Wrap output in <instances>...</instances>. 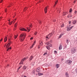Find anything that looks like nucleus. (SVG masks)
<instances>
[{"instance_id":"f8f14e48","label":"nucleus","mask_w":77,"mask_h":77,"mask_svg":"<svg viewBox=\"0 0 77 77\" xmlns=\"http://www.w3.org/2000/svg\"><path fill=\"white\" fill-rule=\"evenodd\" d=\"M48 8H47V7H46L45 8V14H46V13H47V9Z\"/></svg>"},{"instance_id":"bb28decb","label":"nucleus","mask_w":77,"mask_h":77,"mask_svg":"<svg viewBox=\"0 0 77 77\" xmlns=\"http://www.w3.org/2000/svg\"><path fill=\"white\" fill-rule=\"evenodd\" d=\"M69 12H72V8H70Z\"/></svg>"},{"instance_id":"423d86ee","label":"nucleus","mask_w":77,"mask_h":77,"mask_svg":"<svg viewBox=\"0 0 77 77\" xmlns=\"http://www.w3.org/2000/svg\"><path fill=\"white\" fill-rule=\"evenodd\" d=\"M76 51V49H72V50H71V52L72 53V54H74V53H75Z\"/></svg>"},{"instance_id":"dca6fc26","label":"nucleus","mask_w":77,"mask_h":77,"mask_svg":"<svg viewBox=\"0 0 77 77\" xmlns=\"http://www.w3.org/2000/svg\"><path fill=\"white\" fill-rule=\"evenodd\" d=\"M26 68H27V67L26 66H24L23 67V69L24 70H26Z\"/></svg>"},{"instance_id":"680f3d73","label":"nucleus","mask_w":77,"mask_h":77,"mask_svg":"<svg viewBox=\"0 0 77 77\" xmlns=\"http://www.w3.org/2000/svg\"><path fill=\"white\" fill-rule=\"evenodd\" d=\"M24 77H27L26 76H25Z\"/></svg>"},{"instance_id":"79ce46f5","label":"nucleus","mask_w":77,"mask_h":77,"mask_svg":"<svg viewBox=\"0 0 77 77\" xmlns=\"http://www.w3.org/2000/svg\"><path fill=\"white\" fill-rule=\"evenodd\" d=\"M5 12H7V9H5Z\"/></svg>"},{"instance_id":"ddd939ff","label":"nucleus","mask_w":77,"mask_h":77,"mask_svg":"<svg viewBox=\"0 0 77 77\" xmlns=\"http://www.w3.org/2000/svg\"><path fill=\"white\" fill-rule=\"evenodd\" d=\"M60 66H59V64H56V67L57 69L59 68Z\"/></svg>"},{"instance_id":"69168bd1","label":"nucleus","mask_w":77,"mask_h":77,"mask_svg":"<svg viewBox=\"0 0 77 77\" xmlns=\"http://www.w3.org/2000/svg\"><path fill=\"white\" fill-rule=\"evenodd\" d=\"M16 15L15 14V15Z\"/></svg>"},{"instance_id":"473e14b6","label":"nucleus","mask_w":77,"mask_h":77,"mask_svg":"<svg viewBox=\"0 0 77 77\" xmlns=\"http://www.w3.org/2000/svg\"><path fill=\"white\" fill-rule=\"evenodd\" d=\"M54 53H55V54H56V53H57V51H54Z\"/></svg>"},{"instance_id":"a18cd8bd","label":"nucleus","mask_w":77,"mask_h":77,"mask_svg":"<svg viewBox=\"0 0 77 77\" xmlns=\"http://www.w3.org/2000/svg\"><path fill=\"white\" fill-rule=\"evenodd\" d=\"M33 37H31V38H30V40H32V39H33Z\"/></svg>"},{"instance_id":"20e7f679","label":"nucleus","mask_w":77,"mask_h":77,"mask_svg":"<svg viewBox=\"0 0 77 77\" xmlns=\"http://www.w3.org/2000/svg\"><path fill=\"white\" fill-rule=\"evenodd\" d=\"M27 58H23L22 60L20 62V65H21L22 64H23V62H24V60H26L27 59Z\"/></svg>"},{"instance_id":"a211bd4d","label":"nucleus","mask_w":77,"mask_h":77,"mask_svg":"<svg viewBox=\"0 0 77 77\" xmlns=\"http://www.w3.org/2000/svg\"><path fill=\"white\" fill-rule=\"evenodd\" d=\"M72 23L73 24H75V23H76V20H74L73 21Z\"/></svg>"},{"instance_id":"c03bdc74","label":"nucleus","mask_w":77,"mask_h":77,"mask_svg":"<svg viewBox=\"0 0 77 77\" xmlns=\"http://www.w3.org/2000/svg\"><path fill=\"white\" fill-rule=\"evenodd\" d=\"M0 3H2L3 2V0H0Z\"/></svg>"},{"instance_id":"09e8293b","label":"nucleus","mask_w":77,"mask_h":77,"mask_svg":"<svg viewBox=\"0 0 77 77\" xmlns=\"http://www.w3.org/2000/svg\"><path fill=\"white\" fill-rule=\"evenodd\" d=\"M16 27H15L14 29V30H16V28H15Z\"/></svg>"},{"instance_id":"aec40b11","label":"nucleus","mask_w":77,"mask_h":77,"mask_svg":"<svg viewBox=\"0 0 77 77\" xmlns=\"http://www.w3.org/2000/svg\"><path fill=\"white\" fill-rule=\"evenodd\" d=\"M27 30H28V32H29L30 30V28H27Z\"/></svg>"},{"instance_id":"1a4fd4ad","label":"nucleus","mask_w":77,"mask_h":77,"mask_svg":"<svg viewBox=\"0 0 77 77\" xmlns=\"http://www.w3.org/2000/svg\"><path fill=\"white\" fill-rule=\"evenodd\" d=\"M20 30H22L23 31H27V29H26L23 28L20 29Z\"/></svg>"},{"instance_id":"4d7b16f0","label":"nucleus","mask_w":77,"mask_h":77,"mask_svg":"<svg viewBox=\"0 0 77 77\" xmlns=\"http://www.w3.org/2000/svg\"><path fill=\"white\" fill-rule=\"evenodd\" d=\"M76 2V1L75 0L74 1V3H75V2Z\"/></svg>"},{"instance_id":"13d9d810","label":"nucleus","mask_w":77,"mask_h":77,"mask_svg":"<svg viewBox=\"0 0 77 77\" xmlns=\"http://www.w3.org/2000/svg\"><path fill=\"white\" fill-rule=\"evenodd\" d=\"M6 47V44H5V45L4 46V47Z\"/></svg>"},{"instance_id":"39448f33","label":"nucleus","mask_w":77,"mask_h":77,"mask_svg":"<svg viewBox=\"0 0 77 77\" xmlns=\"http://www.w3.org/2000/svg\"><path fill=\"white\" fill-rule=\"evenodd\" d=\"M53 35V34L52 33H50L49 34H48V35L46 36V38H47V39H49L48 37H51V36Z\"/></svg>"},{"instance_id":"c9c22d12","label":"nucleus","mask_w":77,"mask_h":77,"mask_svg":"<svg viewBox=\"0 0 77 77\" xmlns=\"http://www.w3.org/2000/svg\"><path fill=\"white\" fill-rule=\"evenodd\" d=\"M49 47H51V46H52V45H51V44H50V43H49Z\"/></svg>"},{"instance_id":"338daca9","label":"nucleus","mask_w":77,"mask_h":77,"mask_svg":"<svg viewBox=\"0 0 77 77\" xmlns=\"http://www.w3.org/2000/svg\"><path fill=\"white\" fill-rule=\"evenodd\" d=\"M15 20H16V19H15Z\"/></svg>"},{"instance_id":"f03ea898","label":"nucleus","mask_w":77,"mask_h":77,"mask_svg":"<svg viewBox=\"0 0 77 77\" xmlns=\"http://www.w3.org/2000/svg\"><path fill=\"white\" fill-rule=\"evenodd\" d=\"M9 43L7 44V45L6 46V48H7V51H8V50H11V47H10L9 48H8L9 46H10V45H11V41L10 40V39H9Z\"/></svg>"},{"instance_id":"603ef678","label":"nucleus","mask_w":77,"mask_h":77,"mask_svg":"<svg viewBox=\"0 0 77 77\" xmlns=\"http://www.w3.org/2000/svg\"><path fill=\"white\" fill-rule=\"evenodd\" d=\"M77 13V11H75V14H76Z\"/></svg>"},{"instance_id":"6e6d98bb","label":"nucleus","mask_w":77,"mask_h":77,"mask_svg":"<svg viewBox=\"0 0 77 77\" xmlns=\"http://www.w3.org/2000/svg\"><path fill=\"white\" fill-rule=\"evenodd\" d=\"M72 17V15H70V17L71 18Z\"/></svg>"},{"instance_id":"4468645a","label":"nucleus","mask_w":77,"mask_h":77,"mask_svg":"<svg viewBox=\"0 0 77 77\" xmlns=\"http://www.w3.org/2000/svg\"><path fill=\"white\" fill-rule=\"evenodd\" d=\"M65 76L66 77H69V74L68 72H66L65 73Z\"/></svg>"},{"instance_id":"6ab92c4d","label":"nucleus","mask_w":77,"mask_h":77,"mask_svg":"<svg viewBox=\"0 0 77 77\" xmlns=\"http://www.w3.org/2000/svg\"><path fill=\"white\" fill-rule=\"evenodd\" d=\"M57 2H58V1L57 0L55 2V5H54V6H55L56 5V4L57 3Z\"/></svg>"},{"instance_id":"4be33fe9","label":"nucleus","mask_w":77,"mask_h":77,"mask_svg":"<svg viewBox=\"0 0 77 77\" xmlns=\"http://www.w3.org/2000/svg\"><path fill=\"white\" fill-rule=\"evenodd\" d=\"M13 22V21H12L11 22H9L8 24H9V25H11V24H12Z\"/></svg>"},{"instance_id":"58836bf2","label":"nucleus","mask_w":77,"mask_h":77,"mask_svg":"<svg viewBox=\"0 0 77 77\" xmlns=\"http://www.w3.org/2000/svg\"><path fill=\"white\" fill-rule=\"evenodd\" d=\"M29 26L31 27H32V24H31L29 25Z\"/></svg>"},{"instance_id":"2f4dec72","label":"nucleus","mask_w":77,"mask_h":77,"mask_svg":"<svg viewBox=\"0 0 77 77\" xmlns=\"http://www.w3.org/2000/svg\"><path fill=\"white\" fill-rule=\"evenodd\" d=\"M38 32H35V33H34V35H36V34H37Z\"/></svg>"},{"instance_id":"bf43d9fd","label":"nucleus","mask_w":77,"mask_h":77,"mask_svg":"<svg viewBox=\"0 0 77 77\" xmlns=\"http://www.w3.org/2000/svg\"><path fill=\"white\" fill-rule=\"evenodd\" d=\"M20 67L19 69H18V70H19V69H20Z\"/></svg>"},{"instance_id":"f257e3e1","label":"nucleus","mask_w":77,"mask_h":77,"mask_svg":"<svg viewBox=\"0 0 77 77\" xmlns=\"http://www.w3.org/2000/svg\"><path fill=\"white\" fill-rule=\"evenodd\" d=\"M19 38L20 41L21 42L23 41H24V39H25V38H26V33L21 34L20 35Z\"/></svg>"},{"instance_id":"9d476101","label":"nucleus","mask_w":77,"mask_h":77,"mask_svg":"<svg viewBox=\"0 0 77 77\" xmlns=\"http://www.w3.org/2000/svg\"><path fill=\"white\" fill-rule=\"evenodd\" d=\"M33 56H31L29 59V61H31V60H32L33 59Z\"/></svg>"},{"instance_id":"2eb2a0df","label":"nucleus","mask_w":77,"mask_h":77,"mask_svg":"<svg viewBox=\"0 0 77 77\" xmlns=\"http://www.w3.org/2000/svg\"><path fill=\"white\" fill-rule=\"evenodd\" d=\"M7 39H8V37H7V36H5L4 38V42H6Z\"/></svg>"},{"instance_id":"7ed1b4c3","label":"nucleus","mask_w":77,"mask_h":77,"mask_svg":"<svg viewBox=\"0 0 77 77\" xmlns=\"http://www.w3.org/2000/svg\"><path fill=\"white\" fill-rule=\"evenodd\" d=\"M66 63L68 64V65H71V63H72V61L70 60H66L65 62Z\"/></svg>"},{"instance_id":"de8ad7c7","label":"nucleus","mask_w":77,"mask_h":77,"mask_svg":"<svg viewBox=\"0 0 77 77\" xmlns=\"http://www.w3.org/2000/svg\"><path fill=\"white\" fill-rule=\"evenodd\" d=\"M71 21H69V24H71Z\"/></svg>"},{"instance_id":"c85d7f7f","label":"nucleus","mask_w":77,"mask_h":77,"mask_svg":"<svg viewBox=\"0 0 77 77\" xmlns=\"http://www.w3.org/2000/svg\"><path fill=\"white\" fill-rule=\"evenodd\" d=\"M64 26V25L63 24H62V25H61V27H63Z\"/></svg>"},{"instance_id":"b1692460","label":"nucleus","mask_w":77,"mask_h":77,"mask_svg":"<svg viewBox=\"0 0 77 77\" xmlns=\"http://www.w3.org/2000/svg\"><path fill=\"white\" fill-rule=\"evenodd\" d=\"M16 26H17V23H15V24L14 25V27H17Z\"/></svg>"},{"instance_id":"e2e57ef3","label":"nucleus","mask_w":77,"mask_h":77,"mask_svg":"<svg viewBox=\"0 0 77 77\" xmlns=\"http://www.w3.org/2000/svg\"><path fill=\"white\" fill-rule=\"evenodd\" d=\"M75 48H77V47H75Z\"/></svg>"},{"instance_id":"72a5a7b5","label":"nucleus","mask_w":77,"mask_h":77,"mask_svg":"<svg viewBox=\"0 0 77 77\" xmlns=\"http://www.w3.org/2000/svg\"><path fill=\"white\" fill-rule=\"evenodd\" d=\"M63 60H64V59L63 58H62L61 59V61H62V62H63Z\"/></svg>"},{"instance_id":"7c9ffc66","label":"nucleus","mask_w":77,"mask_h":77,"mask_svg":"<svg viewBox=\"0 0 77 77\" xmlns=\"http://www.w3.org/2000/svg\"><path fill=\"white\" fill-rule=\"evenodd\" d=\"M62 35L60 34L59 36V38H60L62 37Z\"/></svg>"},{"instance_id":"c756f323","label":"nucleus","mask_w":77,"mask_h":77,"mask_svg":"<svg viewBox=\"0 0 77 77\" xmlns=\"http://www.w3.org/2000/svg\"><path fill=\"white\" fill-rule=\"evenodd\" d=\"M39 24H41L42 23L41 21L39 20Z\"/></svg>"},{"instance_id":"0e129e2a","label":"nucleus","mask_w":77,"mask_h":77,"mask_svg":"<svg viewBox=\"0 0 77 77\" xmlns=\"http://www.w3.org/2000/svg\"><path fill=\"white\" fill-rule=\"evenodd\" d=\"M0 19L2 18V17H0Z\"/></svg>"},{"instance_id":"5701e85b","label":"nucleus","mask_w":77,"mask_h":77,"mask_svg":"<svg viewBox=\"0 0 77 77\" xmlns=\"http://www.w3.org/2000/svg\"><path fill=\"white\" fill-rule=\"evenodd\" d=\"M46 47L47 48L48 50H49L50 49V47H49V46H46Z\"/></svg>"},{"instance_id":"4c0bfd02","label":"nucleus","mask_w":77,"mask_h":77,"mask_svg":"<svg viewBox=\"0 0 77 77\" xmlns=\"http://www.w3.org/2000/svg\"><path fill=\"white\" fill-rule=\"evenodd\" d=\"M47 54V53H45L43 54V55H44V56H45V54L46 55Z\"/></svg>"},{"instance_id":"393cba45","label":"nucleus","mask_w":77,"mask_h":77,"mask_svg":"<svg viewBox=\"0 0 77 77\" xmlns=\"http://www.w3.org/2000/svg\"><path fill=\"white\" fill-rule=\"evenodd\" d=\"M65 15H66V12H64L63 14V15L65 16Z\"/></svg>"},{"instance_id":"8fccbe9b","label":"nucleus","mask_w":77,"mask_h":77,"mask_svg":"<svg viewBox=\"0 0 77 77\" xmlns=\"http://www.w3.org/2000/svg\"><path fill=\"white\" fill-rule=\"evenodd\" d=\"M53 21H54V22H55V21H56V20L55 19V20H54Z\"/></svg>"},{"instance_id":"cd10ccee","label":"nucleus","mask_w":77,"mask_h":77,"mask_svg":"<svg viewBox=\"0 0 77 77\" xmlns=\"http://www.w3.org/2000/svg\"><path fill=\"white\" fill-rule=\"evenodd\" d=\"M27 7H26L24 9V11H26V10H27Z\"/></svg>"},{"instance_id":"a19ab883","label":"nucleus","mask_w":77,"mask_h":77,"mask_svg":"<svg viewBox=\"0 0 77 77\" xmlns=\"http://www.w3.org/2000/svg\"><path fill=\"white\" fill-rule=\"evenodd\" d=\"M66 43H68V42H69L68 40H66Z\"/></svg>"},{"instance_id":"774afa93","label":"nucleus","mask_w":77,"mask_h":77,"mask_svg":"<svg viewBox=\"0 0 77 77\" xmlns=\"http://www.w3.org/2000/svg\"><path fill=\"white\" fill-rule=\"evenodd\" d=\"M69 15H70V14H69Z\"/></svg>"},{"instance_id":"052dcab7","label":"nucleus","mask_w":77,"mask_h":77,"mask_svg":"<svg viewBox=\"0 0 77 77\" xmlns=\"http://www.w3.org/2000/svg\"><path fill=\"white\" fill-rule=\"evenodd\" d=\"M66 14H68V12H66Z\"/></svg>"},{"instance_id":"412c9836","label":"nucleus","mask_w":77,"mask_h":77,"mask_svg":"<svg viewBox=\"0 0 77 77\" xmlns=\"http://www.w3.org/2000/svg\"><path fill=\"white\" fill-rule=\"evenodd\" d=\"M46 45H50V42H47L46 43Z\"/></svg>"},{"instance_id":"a878e982","label":"nucleus","mask_w":77,"mask_h":77,"mask_svg":"<svg viewBox=\"0 0 77 77\" xmlns=\"http://www.w3.org/2000/svg\"><path fill=\"white\" fill-rule=\"evenodd\" d=\"M34 45H35V44L33 43V44L32 45V46H31V47H30L31 48H32L33 47Z\"/></svg>"},{"instance_id":"9b49d317","label":"nucleus","mask_w":77,"mask_h":77,"mask_svg":"<svg viewBox=\"0 0 77 77\" xmlns=\"http://www.w3.org/2000/svg\"><path fill=\"white\" fill-rule=\"evenodd\" d=\"M73 27V26H72L68 28V29H67V31H69V30H71V29Z\"/></svg>"},{"instance_id":"f704fd0d","label":"nucleus","mask_w":77,"mask_h":77,"mask_svg":"<svg viewBox=\"0 0 77 77\" xmlns=\"http://www.w3.org/2000/svg\"><path fill=\"white\" fill-rule=\"evenodd\" d=\"M17 35H15L14 36V39H16V38H17Z\"/></svg>"},{"instance_id":"0eeeda50","label":"nucleus","mask_w":77,"mask_h":77,"mask_svg":"<svg viewBox=\"0 0 77 77\" xmlns=\"http://www.w3.org/2000/svg\"><path fill=\"white\" fill-rule=\"evenodd\" d=\"M41 71V70L40 67L36 69V72H39Z\"/></svg>"},{"instance_id":"864d4df0","label":"nucleus","mask_w":77,"mask_h":77,"mask_svg":"<svg viewBox=\"0 0 77 77\" xmlns=\"http://www.w3.org/2000/svg\"><path fill=\"white\" fill-rule=\"evenodd\" d=\"M69 16L68 15V16H67V17H68V18H69Z\"/></svg>"},{"instance_id":"f3484780","label":"nucleus","mask_w":77,"mask_h":77,"mask_svg":"<svg viewBox=\"0 0 77 77\" xmlns=\"http://www.w3.org/2000/svg\"><path fill=\"white\" fill-rule=\"evenodd\" d=\"M38 75H39V76L42 75H43V73H38Z\"/></svg>"},{"instance_id":"37998d69","label":"nucleus","mask_w":77,"mask_h":77,"mask_svg":"<svg viewBox=\"0 0 77 77\" xmlns=\"http://www.w3.org/2000/svg\"><path fill=\"white\" fill-rule=\"evenodd\" d=\"M40 45H42V42H41V43L40 44Z\"/></svg>"},{"instance_id":"6e6552de","label":"nucleus","mask_w":77,"mask_h":77,"mask_svg":"<svg viewBox=\"0 0 77 77\" xmlns=\"http://www.w3.org/2000/svg\"><path fill=\"white\" fill-rule=\"evenodd\" d=\"M62 48V44H60L59 46V50H61Z\"/></svg>"},{"instance_id":"3c124183","label":"nucleus","mask_w":77,"mask_h":77,"mask_svg":"<svg viewBox=\"0 0 77 77\" xmlns=\"http://www.w3.org/2000/svg\"><path fill=\"white\" fill-rule=\"evenodd\" d=\"M34 44H35V43H36V41H35L34 42Z\"/></svg>"},{"instance_id":"49530a36","label":"nucleus","mask_w":77,"mask_h":77,"mask_svg":"<svg viewBox=\"0 0 77 77\" xmlns=\"http://www.w3.org/2000/svg\"><path fill=\"white\" fill-rule=\"evenodd\" d=\"M3 40V38H2L0 40V41H2V40Z\"/></svg>"},{"instance_id":"ea45409f","label":"nucleus","mask_w":77,"mask_h":77,"mask_svg":"<svg viewBox=\"0 0 77 77\" xmlns=\"http://www.w3.org/2000/svg\"><path fill=\"white\" fill-rule=\"evenodd\" d=\"M61 35L62 36H63V35H64V33H61Z\"/></svg>"},{"instance_id":"e433bc0d","label":"nucleus","mask_w":77,"mask_h":77,"mask_svg":"<svg viewBox=\"0 0 77 77\" xmlns=\"http://www.w3.org/2000/svg\"><path fill=\"white\" fill-rule=\"evenodd\" d=\"M52 33V35L53 34H54V31L52 32V33Z\"/></svg>"},{"instance_id":"5fc2aeb1","label":"nucleus","mask_w":77,"mask_h":77,"mask_svg":"<svg viewBox=\"0 0 77 77\" xmlns=\"http://www.w3.org/2000/svg\"><path fill=\"white\" fill-rule=\"evenodd\" d=\"M8 20L9 21V22H10V20L8 19Z\"/></svg>"}]
</instances>
